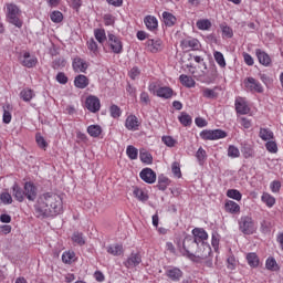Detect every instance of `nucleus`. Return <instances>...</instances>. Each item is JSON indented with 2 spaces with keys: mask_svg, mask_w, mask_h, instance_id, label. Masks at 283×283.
Masks as SVG:
<instances>
[{
  "mask_svg": "<svg viewBox=\"0 0 283 283\" xmlns=\"http://www.w3.org/2000/svg\"><path fill=\"white\" fill-rule=\"evenodd\" d=\"M85 107L88 112L96 114L101 109V99L96 96H88L85 101Z\"/></svg>",
  "mask_w": 283,
  "mask_h": 283,
  "instance_id": "obj_12",
  "label": "nucleus"
},
{
  "mask_svg": "<svg viewBox=\"0 0 283 283\" xmlns=\"http://www.w3.org/2000/svg\"><path fill=\"white\" fill-rule=\"evenodd\" d=\"M196 158L199 165H205V160H207V150L200 147L196 153Z\"/></svg>",
  "mask_w": 283,
  "mask_h": 283,
  "instance_id": "obj_43",
  "label": "nucleus"
},
{
  "mask_svg": "<svg viewBox=\"0 0 283 283\" xmlns=\"http://www.w3.org/2000/svg\"><path fill=\"white\" fill-rule=\"evenodd\" d=\"M171 181L169 180V178L165 177L164 175H160L158 177V184H157V189H159V191H166L167 190V186L170 184Z\"/></svg>",
  "mask_w": 283,
  "mask_h": 283,
  "instance_id": "obj_35",
  "label": "nucleus"
},
{
  "mask_svg": "<svg viewBox=\"0 0 283 283\" xmlns=\"http://www.w3.org/2000/svg\"><path fill=\"white\" fill-rule=\"evenodd\" d=\"M75 255L76 254L74 252H64L62 254V262H64V264H72L74 262Z\"/></svg>",
  "mask_w": 283,
  "mask_h": 283,
  "instance_id": "obj_45",
  "label": "nucleus"
},
{
  "mask_svg": "<svg viewBox=\"0 0 283 283\" xmlns=\"http://www.w3.org/2000/svg\"><path fill=\"white\" fill-rule=\"evenodd\" d=\"M74 85H75V87H77V90H85V87H87V85H90V78H87V76H85L83 74H80V75L75 76Z\"/></svg>",
  "mask_w": 283,
  "mask_h": 283,
  "instance_id": "obj_24",
  "label": "nucleus"
},
{
  "mask_svg": "<svg viewBox=\"0 0 283 283\" xmlns=\"http://www.w3.org/2000/svg\"><path fill=\"white\" fill-rule=\"evenodd\" d=\"M126 155L130 160H136L138 158V148L129 145L126 148Z\"/></svg>",
  "mask_w": 283,
  "mask_h": 283,
  "instance_id": "obj_41",
  "label": "nucleus"
},
{
  "mask_svg": "<svg viewBox=\"0 0 283 283\" xmlns=\"http://www.w3.org/2000/svg\"><path fill=\"white\" fill-rule=\"evenodd\" d=\"M125 127L129 132H138V127H140V122H138V117H136V115H129L126 118Z\"/></svg>",
  "mask_w": 283,
  "mask_h": 283,
  "instance_id": "obj_17",
  "label": "nucleus"
},
{
  "mask_svg": "<svg viewBox=\"0 0 283 283\" xmlns=\"http://www.w3.org/2000/svg\"><path fill=\"white\" fill-rule=\"evenodd\" d=\"M55 81H57V83H60V85H66L69 78H67V75H65V73L59 72L55 77Z\"/></svg>",
  "mask_w": 283,
  "mask_h": 283,
  "instance_id": "obj_59",
  "label": "nucleus"
},
{
  "mask_svg": "<svg viewBox=\"0 0 283 283\" xmlns=\"http://www.w3.org/2000/svg\"><path fill=\"white\" fill-rule=\"evenodd\" d=\"M87 134L92 136V138H98L101 134H103V128L99 125H91L87 127Z\"/></svg>",
  "mask_w": 283,
  "mask_h": 283,
  "instance_id": "obj_33",
  "label": "nucleus"
},
{
  "mask_svg": "<svg viewBox=\"0 0 283 283\" xmlns=\"http://www.w3.org/2000/svg\"><path fill=\"white\" fill-rule=\"evenodd\" d=\"M72 241L80 247H83L85 244V238H83V233L81 232H74L72 235Z\"/></svg>",
  "mask_w": 283,
  "mask_h": 283,
  "instance_id": "obj_46",
  "label": "nucleus"
},
{
  "mask_svg": "<svg viewBox=\"0 0 283 283\" xmlns=\"http://www.w3.org/2000/svg\"><path fill=\"white\" fill-rule=\"evenodd\" d=\"M192 240H196L197 244H207L206 240H209V234L202 228H195L192 230Z\"/></svg>",
  "mask_w": 283,
  "mask_h": 283,
  "instance_id": "obj_11",
  "label": "nucleus"
},
{
  "mask_svg": "<svg viewBox=\"0 0 283 283\" xmlns=\"http://www.w3.org/2000/svg\"><path fill=\"white\" fill-rule=\"evenodd\" d=\"M228 156L229 158H240V149L233 145L229 146Z\"/></svg>",
  "mask_w": 283,
  "mask_h": 283,
  "instance_id": "obj_51",
  "label": "nucleus"
},
{
  "mask_svg": "<svg viewBox=\"0 0 283 283\" xmlns=\"http://www.w3.org/2000/svg\"><path fill=\"white\" fill-rule=\"evenodd\" d=\"M259 136L263 140H273V132L269 128H261Z\"/></svg>",
  "mask_w": 283,
  "mask_h": 283,
  "instance_id": "obj_40",
  "label": "nucleus"
},
{
  "mask_svg": "<svg viewBox=\"0 0 283 283\" xmlns=\"http://www.w3.org/2000/svg\"><path fill=\"white\" fill-rule=\"evenodd\" d=\"M255 54L261 65H264L265 67H269V65H271V56L268 55L266 52L262 51V49H256Z\"/></svg>",
  "mask_w": 283,
  "mask_h": 283,
  "instance_id": "obj_20",
  "label": "nucleus"
},
{
  "mask_svg": "<svg viewBox=\"0 0 283 283\" xmlns=\"http://www.w3.org/2000/svg\"><path fill=\"white\" fill-rule=\"evenodd\" d=\"M180 45L182 50H199L200 41L196 38H187L181 40Z\"/></svg>",
  "mask_w": 283,
  "mask_h": 283,
  "instance_id": "obj_14",
  "label": "nucleus"
},
{
  "mask_svg": "<svg viewBox=\"0 0 283 283\" xmlns=\"http://www.w3.org/2000/svg\"><path fill=\"white\" fill-rule=\"evenodd\" d=\"M108 48H111L113 54H122L123 53V41L120 38L114 35L113 33H108Z\"/></svg>",
  "mask_w": 283,
  "mask_h": 283,
  "instance_id": "obj_7",
  "label": "nucleus"
},
{
  "mask_svg": "<svg viewBox=\"0 0 283 283\" xmlns=\"http://www.w3.org/2000/svg\"><path fill=\"white\" fill-rule=\"evenodd\" d=\"M19 17H21L19 7L14 3L7 4V19L9 20V23H12L15 28H22L23 21Z\"/></svg>",
  "mask_w": 283,
  "mask_h": 283,
  "instance_id": "obj_3",
  "label": "nucleus"
},
{
  "mask_svg": "<svg viewBox=\"0 0 283 283\" xmlns=\"http://www.w3.org/2000/svg\"><path fill=\"white\" fill-rule=\"evenodd\" d=\"M261 200L266 205V207H273V205H275V199L269 193H263Z\"/></svg>",
  "mask_w": 283,
  "mask_h": 283,
  "instance_id": "obj_49",
  "label": "nucleus"
},
{
  "mask_svg": "<svg viewBox=\"0 0 283 283\" xmlns=\"http://www.w3.org/2000/svg\"><path fill=\"white\" fill-rule=\"evenodd\" d=\"M109 112H111V116L112 118H120V107H118V105L116 104H113L111 107H109Z\"/></svg>",
  "mask_w": 283,
  "mask_h": 283,
  "instance_id": "obj_53",
  "label": "nucleus"
},
{
  "mask_svg": "<svg viewBox=\"0 0 283 283\" xmlns=\"http://www.w3.org/2000/svg\"><path fill=\"white\" fill-rule=\"evenodd\" d=\"M163 19H164V23H165V25H167V28H171V27L176 25L177 19L175 18V15L172 13L165 11L163 13Z\"/></svg>",
  "mask_w": 283,
  "mask_h": 283,
  "instance_id": "obj_30",
  "label": "nucleus"
},
{
  "mask_svg": "<svg viewBox=\"0 0 283 283\" xmlns=\"http://www.w3.org/2000/svg\"><path fill=\"white\" fill-rule=\"evenodd\" d=\"M0 200L3 205H12V195H10V192H2L0 195Z\"/></svg>",
  "mask_w": 283,
  "mask_h": 283,
  "instance_id": "obj_58",
  "label": "nucleus"
},
{
  "mask_svg": "<svg viewBox=\"0 0 283 283\" xmlns=\"http://www.w3.org/2000/svg\"><path fill=\"white\" fill-rule=\"evenodd\" d=\"M50 19L53 23H61V21H63V13L61 11H53L50 14Z\"/></svg>",
  "mask_w": 283,
  "mask_h": 283,
  "instance_id": "obj_52",
  "label": "nucleus"
},
{
  "mask_svg": "<svg viewBox=\"0 0 283 283\" xmlns=\"http://www.w3.org/2000/svg\"><path fill=\"white\" fill-rule=\"evenodd\" d=\"M171 171L176 178H182V171H180V164L175 161L171 165Z\"/></svg>",
  "mask_w": 283,
  "mask_h": 283,
  "instance_id": "obj_54",
  "label": "nucleus"
},
{
  "mask_svg": "<svg viewBox=\"0 0 283 283\" xmlns=\"http://www.w3.org/2000/svg\"><path fill=\"white\" fill-rule=\"evenodd\" d=\"M139 158L145 165H151L154 163V157L147 150H140Z\"/></svg>",
  "mask_w": 283,
  "mask_h": 283,
  "instance_id": "obj_36",
  "label": "nucleus"
},
{
  "mask_svg": "<svg viewBox=\"0 0 283 283\" xmlns=\"http://www.w3.org/2000/svg\"><path fill=\"white\" fill-rule=\"evenodd\" d=\"M184 251H186V255L189 260H191V255H196V251H198L199 243L193 239V237H186L182 242Z\"/></svg>",
  "mask_w": 283,
  "mask_h": 283,
  "instance_id": "obj_5",
  "label": "nucleus"
},
{
  "mask_svg": "<svg viewBox=\"0 0 283 283\" xmlns=\"http://www.w3.org/2000/svg\"><path fill=\"white\" fill-rule=\"evenodd\" d=\"M179 81L184 87H196V80L189 75L181 74Z\"/></svg>",
  "mask_w": 283,
  "mask_h": 283,
  "instance_id": "obj_28",
  "label": "nucleus"
},
{
  "mask_svg": "<svg viewBox=\"0 0 283 283\" xmlns=\"http://www.w3.org/2000/svg\"><path fill=\"white\" fill-rule=\"evenodd\" d=\"M239 231L243 233V235H253L255 233V221L251 216H243L238 221Z\"/></svg>",
  "mask_w": 283,
  "mask_h": 283,
  "instance_id": "obj_4",
  "label": "nucleus"
},
{
  "mask_svg": "<svg viewBox=\"0 0 283 283\" xmlns=\"http://www.w3.org/2000/svg\"><path fill=\"white\" fill-rule=\"evenodd\" d=\"M35 143L40 149H48V142L41 136V133L35 134Z\"/></svg>",
  "mask_w": 283,
  "mask_h": 283,
  "instance_id": "obj_42",
  "label": "nucleus"
},
{
  "mask_svg": "<svg viewBox=\"0 0 283 283\" xmlns=\"http://www.w3.org/2000/svg\"><path fill=\"white\" fill-rule=\"evenodd\" d=\"M139 98L140 103H143L144 105H149V103H151V99L149 98V93L147 92H142Z\"/></svg>",
  "mask_w": 283,
  "mask_h": 283,
  "instance_id": "obj_63",
  "label": "nucleus"
},
{
  "mask_svg": "<svg viewBox=\"0 0 283 283\" xmlns=\"http://www.w3.org/2000/svg\"><path fill=\"white\" fill-rule=\"evenodd\" d=\"M166 275L171 280V282H180V279L182 277V270L172 268L166 271Z\"/></svg>",
  "mask_w": 283,
  "mask_h": 283,
  "instance_id": "obj_23",
  "label": "nucleus"
},
{
  "mask_svg": "<svg viewBox=\"0 0 283 283\" xmlns=\"http://www.w3.org/2000/svg\"><path fill=\"white\" fill-rule=\"evenodd\" d=\"M227 196L228 198H232V200H242V193L240 192V190L229 189L227 191Z\"/></svg>",
  "mask_w": 283,
  "mask_h": 283,
  "instance_id": "obj_48",
  "label": "nucleus"
},
{
  "mask_svg": "<svg viewBox=\"0 0 283 283\" xmlns=\"http://www.w3.org/2000/svg\"><path fill=\"white\" fill-rule=\"evenodd\" d=\"M156 96L159 98H166L169 99L171 96H174V88L169 86H161L156 90Z\"/></svg>",
  "mask_w": 283,
  "mask_h": 283,
  "instance_id": "obj_22",
  "label": "nucleus"
},
{
  "mask_svg": "<svg viewBox=\"0 0 283 283\" xmlns=\"http://www.w3.org/2000/svg\"><path fill=\"white\" fill-rule=\"evenodd\" d=\"M164 145H166V147H176V139H174V137L171 136H164L161 138Z\"/></svg>",
  "mask_w": 283,
  "mask_h": 283,
  "instance_id": "obj_57",
  "label": "nucleus"
},
{
  "mask_svg": "<svg viewBox=\"0 0 283 283\" xmlns=\"http://www.w3.org/2000/svg\"><path fill=\"white\" fill-rule=\"evenodd\" d=\"M202 96L203 98H218V93H216V90L212 88H203Z\"/></svg>",
  "mask_w": 283,
  "mask_h": 283,
  "instance_id": "obj_50",
  "label": "nucleus"
},
{
  "mask_svg": "<svg viewBox=\"0 0 283 283\" xmlns=\"http://www.w3.org/2000/svg\"><path fill=\"white\" fill-rule=\"evenodd\" d=\"M224 207L228 213H240V205L235 201H227Z\"/></svg>",
  "mask_w": 283,
  "mask_h": 283,
  "instance_id": "obj_34",
  "label": "nucleus"
},
{
  "mask_svg": "<svg viewBox=\"0 0 283 283\" xmlns=\"http://www.w3.org/2000/svg\"><path fill=\"white\" fill-rule=\"evenodd\" d=\"M144 23L150 32H156V30H158V19L154 15H146L144 18Z\"/></svg>",
  "mask_w": 283,
  "mask_h": 283,
  "instance_id": "obj_19",
  "label": "nucleus"
},
{
  "mask_svg": "<svg viewBox=\"0 0 283 283\" xmlns=\"http://www.w3.org/2000/svg\"><path fill=\"white\" fill-rule=\"evenodd\" d=\"M200 137L202 140H220V138H227V132L222 129L202 130Z\"/></svg>",
  "mask_w": 283,
  "mask_h": 283,
  "instance_id": "obj_6",
  "label": "nucleus"
},
{
  "mask_svg": "<svg viewBox=\"0 0 283 283\" xmlns=\"http://www.w3.org/2000/svg\"><path fill=\"white\" fill-rule=\"evenodd\" d=\"M139 178L147 182V185H154L156 182V172L151 168H144L139 172Z\"/></svg>",
  "mask_w": 283,
  "mask_h": 283,
  "instance_id": "obj_13",
  "label": "nucleus"
},
{
  "mask_svg": "<svg viewBox=\"0 0 283 283\" xmlns=\"http://www.w3.org/2000/svg\"><path fill=\"white\" fill-rule=\"evenodd\" d=\"M222 34L223 36H227L228 39H231L233 36V30L230 27H223L222 28Z\"/></svg>",
  "mask_w": 283,
  "mask_h": 283,
  "instance_id": "obj_64",
  "label": "nucleus"
},
{
  "mask_svg": "<svg viewBox=\"0 0 283 283\" xmlns=\"http://www.w3.org/2000/svg\"><path fill=\"white\" fill-rule=\"evenodd\" d=\"M20 98L25 103H30L34 98V91L31 88H24L20 92Z\"/></svg>",
  "mask_w": 283,
  "mask_h": 283,
  "instance_id": "obj_32",
  "label": "nucleus"
},
{
  "mask_svg": "<svg viewBox=\"0 0 283 283\" xmlns=\"http://www.w3.org/2000/svg\"><path fill=\"white\" fill-rule=\"evenodd\" d=\"M190 258L192 262H197L198 264L206 260V265L209 268L213 266V261L209 259L211 258V245L209 243L200 244Z\"/></svg>",
  "mask_w": 283,
  "mask_h": 283,
  "instance_id": "obj_2",
  "label": "nucleus"
},
{
  "mask_svg": "<svg viewBox=\"0 0 283 283\" xmlns=\"http://www.w3.org/2000/svg\"><path fill=\"white\" fill-rule=\"evenodd\" d=\"M179 123L184 125V127H189L191 126L192 119L191 116L185 112L181 113V115L178 117Z\"/></svg>",
  "mask_w": 283,
  "mask_h": 283,
  "instance_id": "obj_38",
  "label": "nucleus"
},
{
  "mask_svg": "<svg viewBox=\"0 0 283 283\" xmlns=\"http://www.w3.org/2000/svg\"><path fill=\"white\" fill-rule=\"evenodd\" d=\"M247 261L249 266H251L252 269H258V266H260V258H258V254L255 252L248 253Z\"/></svg>",
  "mask_w": 283,
  "mask_h": 283,
  "instance_id": "obj_25",
  "label": "nucleus"
},
{
  "mask_svg": "<svg viewBox=\"0 0 283 283\" xmlns=\"http://www.w3.org/2000/svg\"><path fill=\"white\" fill-rule=\"evenodd\" d=\"M94 36L101 45L107 41V34L105 33V29H94Z\"/></svg>",
  "mask_w": 283,
  "mask_h": 283,
  "instance_id": "obj_31",
  "label": "nucleus"
},
{
  "mask_svg": "<svg viewBox=\"0 0 283 283\" xmlns=\"http://www.w3.org/2000/svg\"><path fill=\"white\" fill-rule=\"evenodd\" d=\"M24 198H27L30 202H34L36 200V196L39 192V189L32 181L24 182Z\"/></svg>",
  "mask_w": 283,
  "mask_h": 283,
  "instance_id": "obj_8",
  "label": "nucleus"
},
{
  "mask_svg": "<svg viewBox=\"0 0 283 283\" xmlns=\"http://www.w3.org/2000/svg\"><path fill=\"white\" fill-rule=\"evenodd\" d=\"M244 85L249 92H256L258 94H262L264 92V87H262V84L258 82L254 77H247L244 80Z\"/></svg>",
  "mask_w": 283,
  "mask_h": 283,
  "instance_id": "obj_9",
  "label": "nucleus"
},
{
  "mask_svg": "<svg viewBox=\"0 0 283 283\" xmlns=\"http://www.w3.org/2000/svg\"><path fill=\"white\" fill-rule=\"evenodd\" d=\"M133 196H135L139 202H147V200H149V195L138 187L134 189Z\"/></svg>",
  "mask_w": 283,
  "mask_h": 283,
  "instance_id": "obj_29",
  "label": "nucleus"
},
{
  "mask_svg": "<svg viewBox=\"0 0 283 283\" xmlns=\"http://www.w3.org/2000/svg\"><path fill=\"white\" fill-rule=\"evenodd\" d=\"M128 76L132 78V81H136V78L140 76V69H138V66L133 67L129 71Z\"/></svg>",
  "mask_w": 283,
  "mask_h": 283,
  "instance_id": "obj_60",
  "label": "nucleus"
},
{
  "mask_svg": "<svg viewBox=\"0 0 283 283\" xmlns=\"http://www.w3.org/2000/svg\"><path fill=\"white\" fill-rule=\"evenodd\" d=\"M12 196L18 202H23L25 200V192L19 184L14 182L11 187Z\"/></svg>",
  "mask_w": 283,
  "mask_h": 283,
  "instance_id": "obj_18",
  "label": "nucleus"
},
{
  "mask_svg": "<svg viewBox=\"0 0 283 283\" xmlns=\"http://www.w3.org/2000/svg\"><path fill=\"white\" fill-rule=\"evenodd\" d=\"M2 120L6 125H9V123L12 122V114L8 109H6V107H3Z\"/></svg>",
  "mask_w": 283,
  "mask_h": 283,
  "instance_id": "obj_61",
  "label": "nucleus"
},
{
  "mask_svg": "<svg viewBox=\"0 0 283 283\" xmlns=\"http://www.w3.org/2000/svg\"><path fill=\"white\" fill-rule=\"evenodd\" d=\"M36 63H38L36 57H32L30 55V52H25L23 54L22 65L24 67H34V65H36Z\"/></svg>",
  "mask_w": 283,
  "mask_h": 283,
  "instance_id": "obj_26",
  "label": "nucleus"
},
{
  "mask_svg": "<svg viewBox=\"0 0 283 283\" xmlns=\"http://www.w3.org/2000/svg\"><path fill=\"white\" fill-rule=\"evenodd\" d=\"M265 269H268V271H277L280 269L277 266V261H275V258H269L266 260Z\"/></svg>",
  "mask_w": 283,
  "mask_h": 283,
  "instance_id": "obj_44",
  "label": "nucleus"
},
{
  "mask_svg": "<svg viewBox=\"0 0 283 283\" xmlns=\"http://www.w3.org/2000/svg\"><path fill=\"white\" fill-rule=\"evenodd\" d=\"M261 231H262V233L271 232V223H270V221L263 220L261 222Z\"/></svg>",
  "mask_w": 283,
  "mask_h": 283,
  "instance_id": "obj_62",
  "label": "nucleus"
},
{
  "mask_svg": "<svg viewBox=\"0 0 283 283\" xmlns=\"http://www.w3.org/2000/svg\"><path fill=\"white\" fill-rule=\"evenodd\" d=\"M265 149H268L270 154H277V144L273 140H269L265 144Z\"/></svg>",
  "mask_w": 283,
  "mask_h": 283,
  "instance_id": "obj_56",
  "label": "nucleus"
},
{
  "mask_svg": "<svg viewBox=\"0 0 283 283\" xmlns=\"http://www.w3.org/2000/svg\"><path fill=\"white\" fill-rule=\"evenodd\" d=\"M86 45L94 56H98V43L93 38L86 42Z\"/></svg>",
  "mask_w": 283,
  "mask_h": 283,
  "instance_id": "obj_39",
  "label": "nucleus"
},
{
  "mask_svg": "<svg viewBox=\"0 0 283 283\" xmlns=\"http://www.w3.org/2000/svg\"><path fill=\"white\" fill-rule=\"evenodd\" d=\"M146 48L151 52L153 54H156L158 52H163V41L161 40H147Z\"/></svg>",
  "mask_w": 283,
  "mask_h": 283,
  "instance_id": "obj_16",
  "label": "nucleus"
},
{
  "mask_svg": "<svg viewBox=\"0 0 283 283\" xmlns=\"http://www.w3.org/2000/svg\"><path fill=\"white\" fill-rule=\"evenodd\" d=\"M198 30H209L211 28V21L209 20H199L197 21Z\"/></svg>",
  "mask_w": 283,
  "mask_h": 283,
  "instance_id": "obj_55",
  "label": "nucleus"
},
{
  "mask_svg": "<svg viewBox=\"0 0 283 283\" xmlns=\"http://www.w3.org/2000/svg\"><path fill=\"white\" fill-rule=\"evenodd\" d=\"M66 61L63 57H56L53 62H52V67L53 70H61L62 67H65L66 65Z\"/></svg>",
  "mask_w": 283,
  "mask_h": 283,
  "instance_id": "obj_47",
  "label": "nucleus"
},
{
  "mask_svg": "<svg viewBox=\"0 0 283 283\" xmlns=\"http://www.w3.org/2000/svg\"><path fill=\"white\" fill-rule=\"evenodd\" d=\"M140 262H143V256L139 254V252H132L124 262V266H126V269H135V266H138Z\"/></svg>",
  "mask_w": 283,
  "mask_h": 283,
  "instance_id": "obj_10",
  "label": "nucleus"
},
{
  "mask_svg": "<svg viewBox=\"0 0 283 283\" xmlns=\"http://www.w3.org/2000/svg\"><path fill=\"white\" fill-rule=\"evenodd\" d=\"M235 112L237 114L245 115L251 112V108L249 107V104H247V101L242 97H238L235 99Z\"/></svg>",
  "mask_w": 283,
  "mask_h": 283,
  "instance_id": "obj_15",
  "label": "nucleus"
},
{
  "mask_svg": "<svg viewBox=\"0 0 283 283\" xmlns=\"http://www.w3.org/2000/svg\"><path fill=\"white\" fill-rule=\"evenodd\" d=\"M72 65H73L74 72H83V73L87 72V67H88L87 62H85V60L81 57H75L73 60Z\"/></svg>",
  "mask_w": 283,
  "mask_h": 283,
  "instance_id": "obj_21",
  "label": "nucleus"
},
{
  "mask_svg": "<svg viewBox=\"0 0 283 283\" xmlns=\"http://www.w3.org/2000/svg\"><path fill=\"white\" fill-rule=\"evenodd\" d=\"M213 57L216 63H218L219 67H227V61L224 60V55L222 54V52L214 51Z\"/></svg>",
  "mask_w": 283,
  "mask_h": 283,
  "instance_id": "obj_37",
  "label": "nucleus"
},
{
  "mask_svg": "<svg viewBox=\"0 0 283 283\" xmlns=\"http://www.w3.org/2000/svg\"><path fill=\"white\" fill-rule=\"evenodd\" d=\"M106 251L107 253H109V255L118 256V255H123L125 250H123V244H114V245H108L106 248Z\"/></svg>",
  "mask_w": 283,
  "mask_h": 283,
  "instance_id": "obj_27",
  "label": "nucleus"
},
{
  "mask_svg": "<svg viewBox=\"0 0 283 283\" xmlns=\"http://www.w3.org/2000/svg\"><path fill=\"white\" fill-rule=\"evenodd\" d=\"M38 218H54L63 213V198L55 192H44L35 205Z\"/></svg>",
  "mask_w": 283,
  "mask_h": 283,
  "instance_id": "obj_1",
  "label": "nucleus"
}]
</instances>
